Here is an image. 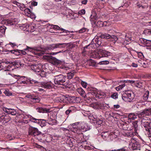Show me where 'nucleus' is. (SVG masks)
Listing matches in <instances>:
<instances>
[{
	"instance_id": "f257e3e1",
	"label": "nucleus",
	"mask_w": 151,
	"mask_h": 151,
	"mask_svg": "<svg viewBox=\"0 0 151 151\" xmlns=\"http://www.w3.org/2000/svg\"><path fill=\"white\" fill-rule=\"evenodd\" d=\"M67 44L66 43H57L53 44L48 45L44 48L41 47H35V50L38 52H40V53L44 54L45 53V52L46 50H53L54 49L58 48H64L67 45Z\"/></svg>"
},
{
	"instance_id": "f03ea898",
	"label": "nucleus",
	"mask_w": 151,
	"mask_h": 151,
	"mask_svg": "<svg viewBox=\"0 0 151 151\" xmlns=\"http://www.w3.org/2000/svg\"><path fill=\"white\" fill-rule=\"evenodd\" d=\"M111 56V52L101 49L93 52L91 55L92 58L97 59L104 57L108 58Z\"/></svg>"
},
{
	"instance_id": "7ed1b4c3",
	"label": "nucleus",
	"mask_w": 151,
	"mask_h": 151,
	"mask_svg": "<svg viewBox=\"0 0 151 151\" xmlns=\"http://www.w3.org/2000/svg\"><path fill=\"white\" fill-rule=\"evenodd\" d=\"M54 82L55 84L66 86L69 83L66 76L60 74L54 76Z\"/></svg>"
},
{
	"instance_id": "20e7f679",
	"label": "nucleus",
	"mask_w": 151,
	"mask_h": 151,
	"mask_svg": "<svg viewBox=\"0 0 151 151\" xmlns=\"http://www.w3.org/2000/svg\"><path fill=\"white\" fill-rule=\"evenodd\" d=\"M43 58L47 60L50 63L55 65H58L61 63V61L55 58L50 55H44Z\"/></svg>"
},
{
	"instance_id": "39448f33",
	"label": "nucleus",
	"mask_w": 151,
	"mask_h": 151,
	"mask_svg": "<svg viewBox=\"0 0 151 151\" xmlns=\"http://www.w3.org/2000/svg\"><path fill=\"white\" fill-rule=\"evenodd\" d=\"M11 117L8 114H6L5 113L2 114L0 116V126L2 124L8 122L10 120Z\"/></svg>"
},
{
	"instance_id": "423d86ee",
	"label": "nucleus",
	"mask_w": 151,
	"mask_h": 151,
	"mask_svg": "<svg viewBox=\"0 0 151 151\" xmlns=\"http://www.w3.org/2000/svg\"><path fill=\"white\" fill-rule=\"evenodd\" d=\"M41 132L39 131L37 128L30 127L29 129V134L32 136H35L37 135H40Z\"/></svg>"
},
{
	"instance_id": "0eeeda50",
	"label": "nucleus",
	"mask_w": 151,
	"mask_h": 151,
	"mask_svg": "<svg viewBox=\"0 0 151 151\" xmlns=\"http://www.w3.org/2000/svg\"><path fill=\"white\" fill-rule=\"evenodd\" d=\"M101 38L106 39H111L112 41H116L118 40V37L114 35H110L106 33L102 34L100 35Z\"/></svg>"
},
{
	"instance_id": "6e6552de",
	"label": "nucleus",
	"mask_w": 151,
	"mask_h": 151,
	"mask_svg": "<svg viewBox=\"0 0 151 151\" xmlns=\"http://www.w3.org/2000/svg\"><path fill=\"white\" fill-rule=\"evenodd\" d=\"M122 98V99L124 101H132L133 97L132 96L131 93H129L128 91H127L123 94Z\"/></svg>"
},
{
	"instance_id": "1a4fd4ad",
	"label": "nucleus",
	"mask_w": 151,
	"mask_h": 151,
	"mask_svg": "<svg viewBox=\"0 0 151 151\" xmlns=\"http://www.w3.org/2000/svg\"><path fill=\"white\" fill-rule=\"evenodd\" d=\"M143 126L145 128L146 130L148 132H150V129H151V126L150 124L151 123L150 119L149 118H147L145 120V121H141Z\"/></svg>"
},
{
	"instance_id": "9d476101",
	"label": "nucleus",
	"mask_w": 151,
	"mask_h": 151,
	"mask_svg": "<svg viewBox=\"0 0 151 151\" xmlns=\"http://www.w3.org/2000/svg\"><path fill=\"white\" fill-rule=\"evenodd\" d=\"M42 67V66L41 64H32L31 65L32 69L37 73L40 72Z\"/></svg>"
},
{
	"instance_id": "9b49d317",
	"label": "nucleus",
	"mask_w": 151,
	"mask_h": 151,
	"mask_svg": "<svg viewBox=\"0 0 151 151\" xmlns=\"http://www.w3.org/2000/svg\"><path fill=\"white\" fill-rule=\"evenodd\" d=\"M147 114V113L145 112V110L140 113H137V117L138 116L139 118L142 119V121H145V120L148 118L146 116Z\"/></svg>"
},
{
	"instance_id": "f8f14e48",
	"label": "nucleus",
	"mask_w": 151,
	"mask_h": 151,
	"mask_svg": "<svg viewBox=\"0 0 151 151\" xmlns=\"http://www.w3.org/2000/svg\"><path fill=\"white\" fill-rule=\"evenodd\" d=\"M79 99V97H77L75 96H66V100L70 103H78L77 101L78 99Z\"/></svg>"
},
{
	"instance_id": "ddd939ff",
	"label": "nucleus",
	"mask_w": 151,
	"mask_h": 151,
	"mask_svg": "<svg viewBox=\"0 0 151 151\" xmlns=\"http://www.w3.org/2000/svg\"><path fill=\"white\" fill-rule=\"evenodd\" d=\"M36 110L37 112L40 113H49L51 111L50 109L41 107L37 108Z\"/></svg>"
},
{
	"instance_id": "4468645a",
	"label": "nucleus",
	"mask_w": 151,
	"mask_h": 151,
	"mask_svg": "<svg viewBox=\"0 0 151 151\" xmlns=\"http://www.w3.org/2000/svg\"><path fill=\"white\" fill-rule=\"evenodd\" d=\"M141 145L140 143L137 141H135L134 143H133L132 147V149L133 150H140Z\"/></svg>"
},
{
	"instance_id": "2eb2a0df",
	"label": "nucleus",
	"mask_w": 151,
	"mask_h": 151,
	"mask_svg": "<svg viewBox=\"0 0 151 151\" xmlns=\"http://www.w3.org/2000/svg\"><path fill=\"white\" fill-rule=\"evenodd\" d=\"M32 119L35 120L34 122L38 123L42 127L45 125L46 122L45 120L37 119L35 118H32Z\"/></svg>"
},
{
	"instance_id": "dca6fc26",
	"label": "nucleus",
	"mask_w": 151,
	"mask_h": 151,
	"mask_svg": "<svg viewBox=\"0 0 151 151\" xmlns=\"http://www.w3.org/2000/svg\"><path fill=\"white\" fill-rule=\"evenodd\" d=\"M40 86H41L42 87L47 88H50L52 87L51 83L49 82L47 83L44 82H40Z\"/></svg>"
},
{
	"instance_id": "f3484780",
	"label": "nucleus",
	"mask_w": 151,
	"mask_h": 151,
	"mask_svg": "<svg viewBox=\"0 0 151 151\" xmlns=\"http://www.w3.org/2000/svg\"><path fill=\"white\" fill-rule=\"evenodd\" d=\"M111 134H110V132L109 131L103 132L101 134V137L104 139L106 140Z\"/></svg>"
},
{
	"instance_id": "a211bd4d",
	"label": "nucleus",
	"mask_w": 151,
	"mask_h": 151,
	"mask_svg": "<svg viewBox=\"0 0 151 151\" xmlns=\"http://www.w3.org/2000/svg\"><path fill=\"white\" fill-rule=\"evenodd\" d=\"M78 92L84 98V99L86 97V94L84 90L81 88H79L77 89Z\"/></svg>"
},
{
	"instance_id": "6ab92c4d",
	"label": "nucleus",
	"mask_w": 151,
	"mask_h": 151,
	"mask_svg": "<svg viewBox=\"0 0 151 151\" xmlns=\"http://www.w3.org/2000/svg\"><path fill=\"white\" fill-rule=\"evenodd\" d=\"M53 28L54 29L61 30L63 32L67 33L69 32V31L65 29L62 28H60L57 25H53Z\"/></svg>"
},
{
	"instance_id": "aec40b11",
	"label": "nucleus",
	"mask_w": 151,
	"mask_h": 151,
	"mask_svg": "<svg viewBox=\"0 0 151 151\" xmlns=\"http://www.w3.org/2000/svg\"><path fill=\"white\" fill-rule=\"evenodd\" d=\"M137 118V113H131L128 114V119H130L134 120Z\"/></svg>"
},
{
	"instance_id": "412c9836",
	"label": "nucleus",
	"mask_w": 151,
	"mask_h": 151,
	"mask_svg": "<svg viewBox=\"0 0 151 151\" xmlns=\"http://www.w3.org/2000/svg\"><path fill=\"white\" fill-rule=\"evenodd\" d=\"M74 110L75 108L74 107H69V109L66 111L65 112V114L66 115H68L70 113H72Z\"/></svg>"
},
{
	"instance_id": "4be33fe9",
	"label": "nucleus",
	"mask_w": 151,
	"mask_h": 151,
	"mask_svg": "<svg viewBox=\"0 0 151 151\" xmlns=\"http://www.w3.org/2000/svg\"><path fill=\"white\" fill-rule=\"evenodd\" d=\"M28 80H29V82L31 84H36V86H39L40 85V82H38L36 81H35V80H34L33 79H32L31 78H30V79H29Z\"/></svg>"
},
{
	"instance_id": "5701e85b",
	"label": "nucleus",
	"mask_w": 151,
	"mask_h": 151,
	"mask_svg": "<svg viewBox=\"0 0 151 151\" xmlns=\"http://www.w3.org/2000/svg\"><path fill=\"white\" fill-rule=\"evenodd\" d=\"M149 94V91H147L146 93L142 96V99L144 100H147L148 98Z\"/></svg>"
},
{
	"instance_id": "b1692460",
	"label": "nucleus",
	"mask_w": 151,
	"mask_h": 151,
	"mask_svg": "<svg viewBox=\"0 0 151 151\" xmlns=\"http://www.w3.org/2000/svg\"><path fill=\"white\" fill-rule=\"evenodd\" d=\"M8 114H11L12 115H15L17 113V111L14 109L9 108Z\"/></svg>"
},
{
	"instance_id": "393cba45",
	"label": "nucleus",
	"mask_w": 151,
	"mask_h": 151,
	"mask_svg": "<svg viewBox=\"0 0 151 151\" xmlns=\"http://www.w3.org/2000/svg\"><path fill=\"white\" fill-rule=\"evenodd\" d=\"M102 106V104L99 102L94 104L93 105L94 107L96 109H101Z\"/></svg>"
},
{
	"instance_id": "a878e982",
	"label": "nucleus",
	"mask_w": 151,
	"mask_h": 151,
	"mask_svg": "<svg viewBox=\"0 0 151 151\" xmlns=\"http://www.w3.org/2000/svg\"><path fill=\"white\" fill-rule=\"evenodd\" d=\"M87 125L86 124H84L81 127V129L83 132H85L89 130L87 128Z\"/></svg>"
},
{
	"instance_id": "bb28decb",
	"label": "nucleus",
	"mask_w": 151,
	"mask_h": 151,
	"mask_svg": "<svg viewBox=\"0 0 151 151\" xmlns=\"http://www.w3.org/2000/svg\"><path fill=\"white\" fill-rule=\"evenodd\" d=\"M93 42H95L97 46L99 47L101 45V42L100 41H99L98 39L96 38L93 39L92 40Z\"/></svg>"
},
{
	"instance_id": "cd10ccee",
	"label": "nucleus",
	"mask_w": 151,
	"mask_h": 151,
	"mask_svg": "<svg viewBox=\"0 0 151 151\" xmlns=\"http://www.w3.org/2000/svg\"><path fill=\"white\" fill-rule=\"evenodd\" d=\"M40 135H37V137H36V138L40 141H41L43 140L44 135V134H42L41 132V134Z\"/></svg>"
},
{
	"instance_id": "c85d7f7f",
	"label": "nucleus",
	"mask_w": 151,
	"mask_h": 151,
	"mask_svg": "<svg viewBox=\"0 0 151 151\" xmlns=\"http://www.w3.org/2000/svg\"><path fill=\"white\" fill-rule=\"evenodd\" d=\"M15 22V21L13 19H9L7 21V23L9 25H12L14 24Z\"/></svg>"
},
{
	"instance_id": "c756f323",
	"label": "nucleus",
	"mask_w": 151,
	"mask_h": 151,
	"mask_svg": "<svg viewBox=\"0 0 151 151\" xmlns=\"http://www.w3.org/2000/svg\"><path fill=\"white\" fill-rule=\"evenodd\" d=\"M90 44V47H91L92 49H95L98 47L97 46L95 42H92Z\"/></svg>"
},
{
	"instance_id": "7c9ffc66",
	"label": "nucleus",
	"mask_w": 151,
	"mask_h": 151,
	"mask_svg": "<svg viewBox=\"0 0 151 151\" xmlns=\"http://www.w3.org/2000/svg\"><path fill=\"white\" fill-rule=\"evenodd\" d=\"M109 60H105L103 61L100 62L99 63V64L100 65H107L109 63Z\"/></svg>"
},
{
	"instance_id": "2f4dec72",
	"label": "nucleus",
	"mask_w": 151,
	"mask_h": 151,
	"mask_svg": "<svg viewBox=\"0 0 151 151\" xmlns=\"http://www.w3.org/2000/svg\"><path fill=\"white\" fill-rule=\"evenodd\" d=\"M64 99L66 100V96L63 95L59 97L58 99L59 101L60 102H64Z\"/></svg>"
},
{
	"instance_id": "473e14b6",
	"label": "nucleus",
	"mask_w": 151,
	"mask_h": 151,
	"mask_svg": "<svg viewBox=\"0 0 151 151\" xmlns=\"http://www.w3.org/2000/svg\"><path fill=\"white\" fill-rule=\"evenodd\" d=\"M4 93L6 96H9L13 95L12 93L11 92H10V91L8 90H6L4 92Z\"/></svg>"
},
{
	"instance_id": "72a5a7b5",
	"label": "nucleus",
	"mask_w": 151,
	"mask_h": 151,
	"mask_svg": "<svg viewBox=\"0 0 151 151\" xmlns=\"http://www.w3.org/2000/svg\"><path fill=\"white\" fill-rule=\"evenodd\" d=\"M67 75L66 77L67 79H70L73 77L74 76L73 73H67Z\"/></svg>"
},
{
	"instance_id": "f704fd0d",
	"label": "nucleus",
	"mask_w": 151,
	"mask_h": 151,
	"mask_svg": "<svg viewBox=\"0 0 151 151\" xmlns=\"http://www.w3.org/2000/svg\"><path fill=\"white\" fill-rule=\"evenodd\" d=\"M95 121L96 122V124L98 125L101 126L103 124V120L100 119L99 118Z\"/></svg>"
},
{
	"instance_id": "c9c22d12",
	"label": "nucleus",
	"mask_w": 151,
	"mask_h": 151,
	"mask_svg": "<svg viewBox=\"0 0 151 151\" xmlns=\"http://www.w3.org/2000/svg\"><path fill=\"white\" fill-rule=\"evenodd\" d=\"M94 24H95L97 26V27H101L103 26V24L102 23V22L100 21H98L97 22H94Z\"/></svg>"
},
{
	"instance_id": "e433bc0d",
	"label": "nucleus",
	"mask_w": 151,
	"mask_h": 151,
	"mask_svg": "<svg viewBox=\"0 0 151 151\" xmlns=\"http://www.w3.org/2000/svg\"><path fill=\"white\" fill-rule=\"evenodd\" d=\"M40 100V99L38 98V97H36L34 99H33V100H31V101L33 103H35L37 102H39Z\"/></svg>"
},
{
	"instance_id": "4c0bfd02",
	"label": "nucleus",
	"mask_w": 151,
	"mask_h": 151,
	"mask_svg": "<svg viewBox=\"0 0 151 151\" xmlns=\"http://www.w3.org/2000/svg\"><path fill=\"white\" fill-rule=\"evenodd\" d=\"M6 28L4 26L0 27V33H4Z\"/></svg>"
},
{
	"instance_id": "58836bf2",
	"label": "nucleus",
	"mask_w": 151,
	"mask_h": 151,
	"mask_svg": "<svg viewBox=\"0 0 151 151\" xmlns=\"http://www.w3.org/2000/svg\"><path fill=\"white\" fill-rule=\"evenodd\" d=\"M73 127L74 128L73 131L75 133H78L79 131V130H78V127L74 125Z\"/></svg>"
},
{
	"instance_id": "ea45409f",
	"label": "nucleus",
	"mask_w": 151,
	"mask_h": 151,
	"mask_svg": "<svg viewBox=\"0 0 151 151\" xmlns=\"http://www.w3.org/2000/svg\"><path fill=\"white\" fill-rule=\"evenodd\" d=\"M91 117V119L94 121H95L99 118H98V116H97V115L95 114V113L93 114Z\"/></svg>"
},
{
	"instance_id": "a19ab883",
	"label": "nucleus",
	"mask_w": 151,
	"mask_h": 151,
	"mask_svg": "<svg viewBox=\"0 0 151 151\" xmlns=\"http://www.w3.org/2000/svg\"><path fill=\"white\" fill-rule=\"evenodd\" d=\"M127 123L126 122H123L121 124V126L122 127V128L123 129L125 130L127 129V127H126L127 126Z\"/></svg>"
},
{
	"instance_id": "79ce46f5",
	"label": "nucleus",
	"mask_w": 151,
	"mask_h": 151,
	"mask_svg": "<svg viewBox=\"0 0 151 151\" xmlns=\"http://www.w3.org/2000/svg\"><path fill=\"white\" fill-rule=\"evenodd\" d=\"M66 50L63 51V50L57 52H52L50 53V55H55L61 52H64L66 51Z\"/></svg>"
},
{
	"instance_id": "37998d69",
	"label": "nucleus",
	"mask_w": 151,
	"mask_h": 151,
	"mask_svg": "<svg viewBox=\"0 0 151 151\" xmlns=\"http://www.w3.org/2000/svg\"><path fill=\"white\" fill-rule=\"evenodd\" d=\"M42 77H44L45 76L46 72L43 70H41L39 73H38Z\"/></svg>"
},
{
	"instance_id": "c03bdc74",
	"label": "nucleus",
	"mask_w": 151,
	"mask_h": 151,
	"mask_svg": "<svg viewBox=\"0 0 151 151\" xmlns=\"http://www.w3.org/2000/svg\"><path fill=\"white\" fill-rule=\"evenodd\" d=\"M118 96V93H114L111 96V97L114 99H116L117 98Z\"/></svg>"
},
{
	"instance_id": "a18cd8bd",
	"label": "nucleus",
	"mask_w": 151,
	"mask_h": 151,
	"mask_svg": "<svg viewBox=\"0 0 151 151\" xmlns=\"http://www.w3.org/2000/svg\"><path fill=\"white\" fill-rule=\"evenodd\" d=\"M26 97L30 99H32V100H33L35 99V98L36 97L35 96H34L32 95H28L25 96Z\"/></svg>"
},
{
	"instance_id": "49530a36",
	"label": "nucleus",
	"mask_w": 151,
	"mask_h": 151,
	"mask_svg": "<svg viewBox=\"0 0 151 151\" xmlns=\"http://www.w3.org/2000/svg\"><path fill=\"white\" fill-rule=\"evenodd\" d=\"M145 112L148 114L147 115V116L151 115V109H145Z\"/></svg>"
},
{
	"instance_id": "de8ad7c7",
	"label": "nucleus",
	"mask_w": 151,
	"mask_h": 151,
	"mask_svg": "<svg viewBox=\"0 0 151 151\" xmlns=\"http://www.w3.org/2000/svg\"><path fill=\"white\" fill-rule=\"evenodd\" d=\"M137 123L138 122L137 121H135L132 123L135 129H136L138 127Z\"/></svg>"
},
{
	"instance_id": "09e8293b",
	"label": "nucleus",
	"mask_w": 151,
	"mask_h": 151,
	"mask_svg": "<svg viewBox=\"0 0 151 151\" xmlns=\"http://www.w3.org/2000/svg\"><path fill=\"white\" fill-rule=\"evenodd\" d=\"M85 13V11L84 9H83L79 11L78 14L80 15L84 14Z\"/></svg>"
},
{
	"instance_id": "8fccbe9b",
	"label": "nucleus",
	"mask_w": 151,
	"mask_h": 151,
	"mask_svg": "<svg viewBox=\"0 0 151 151\" xmlns=\"http://www.w3.org/2000/svg\"><path fill=\"white\" fill-rule=\"evenodd\" d=\"M140 41L142 43H144L145 44V45L146 44V42H149L148 40L142 38L140 39Z\"/></svg>"
},
{
	"instance_id": "3c124183",
	"label": "nucleus",
	"mask_w": 151,
	"mask_h": 151,
	"mask_svg": "<svg viewBox=\"0 0 151 151\" xmlns=\"http://www.w3.org/2000/svg\"><path fill=\"white\" fill-rule=\"evenodd\" d=\"M144 32L145 33L151 35V29H147L145 30Z\"/></svg>"
},
{
	"instance_id": "603ef678",
	"label": "nucleus",
	"mask_w": 151,
	"mask_h": 151,
	"mask_svg": "<svg viewBox=\"0 0 151 151\" xmlns=\"http://www.w3.org/2000/svg\"><path fill=\"white\" fill-rule=\"evenodd\" d=\"M109 23V22L108 21L104 22L103 23V26H109L110 24L109 23Z\"/></svg>"
},
{
	"instance_id": "864d4df0",
	"label": "nucleus",
	"mask_w": 151,
	"mask_h": 151,
	"mask_svg": "<svg viewBox=\"0 0 151 151\" xmlns=\"http://www.w3.org/2000/svg\"><path fill=\"white\" fill-rule=\"evenodd\" d=\"M81 84L82 85V86L85 88H86V87L87 85V83L85 82L82 81L81 82Z\"/></svg>"
},
{
	"instance_id": "5fc2aeb1",
	"label": "nucleus",
	"mask_w": 151,
	"mask_h": 151,
	"mask_svg": "<svg viewBox=\"0 0 151 151\" xmlns=\"http://www.w3.org/2000/svg\"><path fill=\"white\" fill-rule=\"evenodd\" d=\"M24 50H28L29 51L33 52V50L32 48L30 47L27 46V48L24 49Z\"/></svg>"
},
{
	"instance_id": "6e6d98bb",
	"label": "nucleus",
	"mask_w": 151,
	"mask_h": 151,
	"mask_svg": "<svg viewBox=\"0 0 151 151\" xmlns=\"http://www.w3.org/2000/svg\"><path fill=\"white\" fill-rule=\"evenodd\" d=\"M86 29L87 28L83 27L79 30V32L80 33H83L85 32Z\"/></svg>"
},
{
	"instance_id": "4d7b16f0",
	"label": "nucleus",
	"mask_w": 151,
	"mask_h": 151,
	"mask_svg": "<svg viewBox=\"0 0 151 151\" xmlns=\"http://www.w3.org/2000/svg\"><path fill=\"white\" fill-rule=\"evenodd\" d=\"M95 97L96 98L100 99L102 98V96L101 95L97 93L95 94Z\"/></svg>"
},
{
	"instance_id": "13d9d810",
	"label": "nucleus",
	"mask_w": 151,
	"mask_h": 151,
	"mask_svg": "<svg viewBox=\"0 0 151 151\" xmlns=\"http://www.w3.org/2000/svg\"><path fill=\"white\" fill-rule=\"evenodd\" d=\"M3 109L4 111L7 114H8L9 113V109L4 107L3 108Z\"/></svg>"
},
{
	"instance_id": "bf43d9fd",
	"label": "nucleus",
	"mask_w": 151,
	"mask_h": 151,
	"mask_svg": "<svg viewBox=\"0 0 151 151\" xmlns=\"http://www.w3.org/2000/svg\"><path fill=\"white\" fill-rule=\"evenodd\" d=\"M19 50H16V51H15V52L14 53V54L16 55H20V52L19 51Z\"/></svg>"
},
{
	"instance_id": "052dcab7",
	"label": "nucleus",
	"mask_w": 151,
	"mask_h": 151,
	"mask_svg": "<svg viewBox=\"0 0 151 151\" xmlns=\"http://www.w3.org/2000/svg\"><path fill=\"white\" fill-rule=\"evenodd\" d=\"M138 55L139 57L140 58H142L143 57V55L142 53L141 52H137Z\"/></svg>"
},
{
	"instance_id": "680f3d73",
	"label": "nucleus",
	"mask_w": 151,
	"mask_h": 151,
	"mask_svg": "<svg viewBox=\"0 0 151 151\" xmlns=\"http://www.w3.org/2000/svg\"><path fill=\"white\" fill-rule=\"evenodd\" d=\"M148 41L149 42H146V45L147 46H151V41L149 40H148Z\"/></svg>"
},
{
	"instance_id": "e2e57ef3",
	"label": "nucleus",
	"mask_w": 151,
	"mask_h": 151,
	"mask_svg": "<svg viewBox=\"0 0 151 151\" xmlns=\"http://www.w3.org/2000/svg\"><path fill=\"white\" fill-rule=\"evenodd\" d=\"M23 26L24 27H25L26 28V29H25V30H26L27 31H29V29H27L29 27H30V28H31V26H29V25H27L26 26L25 25H24Z\"/></svg>"
},
{
	"instance_id": "0e129e2a",
	"label": "nucleus",
	"mask_w": 151,
	"mask_h": 151,
	"mask_svg": "<svg viewBox=\"0 0 151 151\" xmlns=\"http://www.w3.org/2000/svg\"><path fill=\"white\" fill-rule=\"evenodd\" d=\"M136 5L138 8H140L142 6V4L141 3L138 2L136 4Z\"/></svg>"
},
{
	"instance_id": "69168bd1",
	"label": "nucleus",
	"mask_w": 151,
	"mask_h": 151,
	"mask_svg": "<svg viewBox=\"0 0 151 151\" xmlns=\"http://www.w3.org/2000/svg\"><path fill=\"white\" fill-rule=\"evenodd\" d=\"M25 11L26 12H27V13L29 12V14H30V13L31 12L30 9L29 8H27L25 10Z\"/></svg>"
},
{
	"instance_id": "338daca9",
	"label": "nucleus",
	"mask_w": 151,
	"mask_h": 151,
	"mask_svg": "<svg viewBox=\"0 0 151 151\" xmlns=\"http://www.w3.org/2000/svg\"><path fill=\"white\" fill-rule=\"evenodd\" d=\"M19 50L20 52V55H25L26 54V52L25 51H23L22 50Z\"/></svg>"
},
{
	"instance_id": "774afa93",
	"label": "nucleus",
	"mask_w": 151,
	"mask_h": 151,
	"mask_svg": "<svg viewBox=\"0 0 151 151\" xmlns=\"http://www.w3.org/2000/svg\"><path fill=\"white\" fill-rule=\"evenodd\" d=\"M87 1V0H84L81 1V3L83 4L86 5V4Z\"/></svg>"
}]
</instances>
